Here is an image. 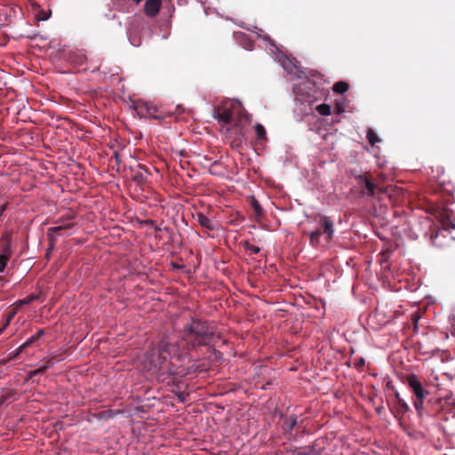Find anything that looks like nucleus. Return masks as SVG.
I'll use <instances>...</instances> for the list:
<instances>
[{
    "mask_svg": "<svg viewBox=\"0 0 455 455\" xmlns=\"http://www.w3.org/2000/svg\"><path fill=\"white\" fill-rule=\"evenodd\" d=\"M249 202H250L251 208L253 209L254 215H255L256 219L259 220L264 214L263 208L261 207L260 204L256 199V197L253 196H251L250 197Z\"/></svg>",
    "mask_w": 455,
    "mask_h": 455,
    "instance_id": "ddd939ff",
    "label": "nucleus"
},
{
    "mask_svg": "<svg viewBox=\"0 0 455 455\" xmlns=\"http://www.w3.org/2000/svg\"><path fill=\"white\" fill-rule=\"evenodd\" d=\"M180 354L176 344L161 340L158 344L157 355L152 363L161 375H183L184 370L176 363L180 362Z\"/></svg>",
    "mask_w": 455,
    "mask_h": 455,
    "instance_id": "f03ea898",
    "label": "nucleus"
},
{
    "mask_svg": "<svg viewBox=\"0 0 455 455\" xmlns=\"http://www.w3.org/2000/svg\"><path fill=\"white\" fill-rule=\"evenodd\" d=\"M10 257L7 256V254H0V268L4 267L5 268L7 261L9 260Z\"/></svg>",
    "mask_w": 455,
    "mask_h": 455,
    "instance_id": "b1692460",
    "label": "nucleus"
},
{
    "mask_svg": "<svg viewBox=\"0 0 455 455\" xmlns=\"http://www.w3.org/2000/svg\"><path fill=\"white\" fill-rule=\"evenodd\" d=\"M24 349L23 348H20V346L15 349L14 351H12L10 355H9V360H12V359H15L18 357V355L23 351Z\"/></svg>",
    "mask_w": 455,
    "mask_h": 455,
    "instance_id": "a878e982",
    "label": "nucleus"
},
{
    "mask_svg": "<svg viewBox=\"0 0 455 455\" xmlns=\"http://www.w3.org/2000/svg\"><path fill=\"white\" fill-rule=\"evenodd\" d=\"M297 455H310V453L309 452H306V451H299V452H298Z\"/></svg>",
    "mask_w": 455,
    "mask_h": 455,
    "instance_id": "f704fd0d",
    "label": "nucleus"
},
{
    "mask_svg": "<svg viewBox=\"0 0 455 455\" xmlns=\"http://www.w3.org/2000/svg\"><path fill=\"white\" fill-rule=\"evenodd\" d=\"M314 220L317 223V227L310 231H304L308 235L309 243L312 246L317 247L321 243V236H323L325 243H329L334 235V223L331 217L322 214L315 216Z\"/></svg>",
    "mask_w": 455,
    "mask_h": 455,
    "instance_id": "20e7f679",
    "label": "nucleus"
},
{
    "mask_svg": "<svg viewBox=\"0 0 455 455\" xmlns=\"http://www.w3.org/2000/svg\"><path fill=\"white\" fill-rule=\"evenodd\" d=\"M71 227L72 224H65L49 228L47 230L49 245H55L56 235L60 234L63 230L69 229Z\"/></svg>",
    "mask_w": 455,
    "mask_h": 455,
    "instance_id": "6e6552de",
    "label": "nucleus"
},
{
    "mask_svg": "<svg viewBox=\"0 0 455 455\" xmlns=\"http://www.w3.org/2000/svg\"><path fill=\"white\" fill-rule=\"evenodd\" d=\"M243 111V109L239 104L230 101H223L213 109V117L221 124V132L225 131L229 138L234 135L231 141L232 147H238L243 138V131L240 123L246 116Z\"/></svg>",
    "mask_w": 455,
    "mask_h": 455,
    "instance_id": "f257e3e1",
    "label": "nucleus"
},
{
    "mask_svg": "<svg viewBox=\"0 0 455 455\" xmlns=\"http://www.w3.org/2000/svg\"><path fill=\"white\" fill-rule=\"evenodd\" d=\"M115 158H116V164H120L121 157H120V155L118 153H115Z\"/></svg>",
    "mask_w": 455,
    "mask_h": 455,
    "instance_id": "473e14b6",
    "label": "nucleus"
},
{
    "mask_svg": "<svg viewBox=\"0 0 455 455\" xmlns=\"http://www.w3.org/2000/svg\"><path fill=\"white\" fill-rule=\"evenodd\" d=\"M38 298H39V295L30 294V295L27 296L26 298H24L22 300H20V304H24V305L29 304V303L33 302L34 300H36Z\"/></svg>",
    "mask_w": 455,
    "mask_h": 455,
    "instance_id": "412c9836",
    "label": "nucleus"
},
{
    "mask_svg": "<svg viewBox=\"0 0 455 455\" xmlns=\"http://www.w3.org/2000/svg\"><path fill=\"white\" fill-rule=\"evenodd\" d=\"M452 320H453V322L455 323V313H454V314H453V315H452Z\"/></svg>",
    "mask_w": 455,
    "mask_h": 455,
    "instance_id": "58836bf2",
    "label": "nucleus"
},
{
    "mask_svg": "<svg viewBox=\"0 0 455 455\" xmlns=\"http://www.w3.org/2000/svg\"><path fill=\"white\" fill-rule=\"evenodd\" d=\"M439 235V232L438 231H435V230H433L430 234V240L433 243H435V238L438 236Z\"/></svg>",
    "mask_w": 455,
    "mask_h": 455,
    "instance_id": "7c9ffc66",
    "label": "nucleus"
},
{
    "mask_svg": "<svg viewBox=\"0 0 455 455\" xmlns=\"http://www.w3.org/2000/svg\"><path fill=\"white\" fill-rule=\"evenodd\" d=\"M412 319L414 322H417L419 319V316H417L415 314L412 315Z\"/></svg>",
    "mask_w": 455,
    "mask_h": 455,
    "instance_id": "c9c22d12",
    "label": "nucleus"
},
{
    "mask_svg": "<svg viewBox=\"0 0 455 455\" xmlns=\"http://www.w3.org/2000/svg\"><path fill=\"white\" fill-rule=\"evenodd\" d=\"M317 112L322 116H329L331 113V106L328 104H320L316 107Z\"/></svg>",
    "mask_w": 455,
    "mask_h": 455,
    "instance_id": "aec40b11",
    "label": "nucleus"
},
{
    "mask_svg": "<svg viewBox=\"0 0 455 455\" xmlns=\"http://www.w3.org/2000/svg\"><path fill=\"white\" fill-rule=\"evenodd\" d=\"M435 403H438L442 411L445 410L446 405H452V408L450 409L451 411L453 412V410H455V402L452 395H447L444 398H438L435 400Z\"/></svg>",
    "mask_w": 455,
    "mask_h": 455,
    "instance_id": "4468645a",
    "label": "nucleus"
},
{
    "mask_svg": "<svg viewBox=\"0 0 455 455\" xmlns=\"http://www.w3.org/2000/svg\"><path fill=\"white\" fill-rule=\"evenodd\" d=\"M338 108V112L340 113V112H343L344 110L342 108H340L339 107H337Z\"/></svg>",
    "mask_w": 455,
    "mask_h": 455,
    "instance_id": "e433bc0d",
    "label": "nucleus"
},
{
    "mask_svg": "<svg viewBox=\"0 0 455 455\" xmlns=\"http://www.w3.org/2000/svg\"><path fill=\"white\" fill-rule=\"evenodd\" d=\"M254 129H255L256 139L258 140H267L266 129L264 128V126L262 124H257L255 125Z\"/></svg>",
    "mask_w": 455,
    "mask_h": 455,
    "instance_id": "2eb2a0df",
    "label": "nucleus"
},
{
    "mask_svg": "<svg viewBox=\"0 0 455 455\" xmlns=\"http://www.w3.org/2000/svg\"><path fill=\"white\" fill-rule=\"evenodd\" d=\"M365 361L363 358H359L355 363V365L356 368H361L364 365Z\"/></svg>",
    "mask_w": 455,
    "mask_h": 455,
    "instance_id": "c756f323",
    "label": "nucleus"
},
{
    "mask_svg": "<svg viewBox=\"0 0 455 455\" xmlns=\"http://www.w3.org/2000/svg\"><path fill=\"white\" fill-rule=\"evenodd\" d=\"M214 335V327L207 321L192 319L183 330V339L192 347L207 345Z\"/></svg>",
    "mask_w": 455,
    "mask_h": 455,
    "instance_id": "7ed1b4c3",
    "label": "nucleus"
},
{
    "mask_svg": "<svg viewBox=\"0 0 455 455\" xmlns=\"http://www.w3.org/2000/svg\"><path fill=\"white\" fill-rule=\"evenodd\" d=\"M349 86L347 82L339 81L333 85V91L337 93H344L348 90Z\"/></svg>",
    "mask_w": 455,
    "mask_h": 455,
    "instance_id": "dca6fc26",
    "label": "nucleus"
},
{
    "mask_svg": "<svg viewBox=\"0 0 455 455\" xmlns=\"http://www.w3.org/2000/svg\"><path fill=\"white\" fill-rule=\"evenodd\" d=\"M11 242H12V235L10 233H4L2 235V237L0 239V243L2 244L1 247V253L7 254V256H12V248H11Z\"/></svg>",
    "mask_w": 455,
    "mask_h": 455,
    "instance_id": "1a4fd4ad",
    "label": "nucleus"
},
{
    "mask_svg": "<svg viewBox=\"0 0 455 455\" xmlns=\"http://www.w3.org/2000/svg\"><path fill=\"white\" fill-rule=\"evenodd\" d=\"M443 228L445 230L454 229L455 224L452 223L450 220H443L442 221Z\"/></svg>",
    "mask_w": 455,
    "mask_h": 455,
    "instance_id": "4be33fe9",
    "label": "nucleus"
},
{
    "mask_svg": "<svg viewBox=\"0 0 455 455\" xmlns=\"http://www.w3.org/2000/svg\"><path fill=\"white\" fill-rule=\"evenodd\" d=\"M395 401H396V413L400 415H404L406 412L410 411V407L407 403L400 396L398 392L395 394Z\"/></svg>",
    "mask_w": 455,
    "mask_h": 455,
    "instance_id": "9b49d317",
    "label": "nucleus"
},
{
    "mask_svg": "<svg viewBox=\"0 0 455 455\" xmlns=\"http://www.w3.org/2000/svg\"><path fill=\"white\" fill-rule=\"evenodd\" d=\"M196 220L197 221L199 222V224L210 230V231H212V230H215L216 229V223L213 222L212 220H210L206 215H204V213L202 212H198L196 214Z\"/></svg>",
    "mask_w": 455,
    "mask_h": 455,
    "instance_id": "9d476101",
    "label": "nucleus"
},
{
    "mask_svg": "<svg viewBox=\"0 0 455 455\" xmlns=\"http://www.w3.org/2000/svg\"><path fill=\"white\" fill-rule=\"evenodd\" d=\"M357 185L359 186L362 193L367 196H374L376 192L384 193L385 189L379 187V184L374 183L368 172L355 176Z\"/></svg>",
    "mask_w": 455,
    "mask_h": 455,
    "instance_id": "423d86ee",
    "label": "nucleus"
},
{
    "mask_svg": "<svg viewBox=\"0 0 455 455\" xmlns=\"http://www.w3.org/2000/svg\"><path fill=\"white\" fill-rule=\"evenodd\" d=\"M3 332V329H0V334Z\"/></svg>",
    "mask_w": 455,
    "mask_h": 455,
    "instance_id": "a19ab883",
    "label": "nucleus"
},
{
    "mask_svg": "<svg viewBox=\"0 0 455 455\" xmlns=\"http://www.w3.org/2000/svg\"><path fill=\"white\" fill-rule=\"evenodd\" d=\"M44 331L43 329H39L35 335V339L37 340L39 338H41L44 335Z\"/></svg>",
    "mask_w": 455,
    "mask_h": 455,
    "instance_id": "2f4dec72",
    "label": "nucleus"
},
{
    "mask_svg": "<svg viewBox=\"0 0 455 455\" xmlns=\"http://www.w3.org/2000/svg\"><path fill=\"white\" fill-rule=\"evenodd\" d=\"M188 395V394H187L185 392H180L177 394L178 400L180 403H185L187 401Z\"/></svg>",
    "mask_w": 455,
    "mask_h": 455,
    "instance_id": "cd10ccee",
    "label": "nucleus"
},
{
    "mask_svg": "<svg viewBox=\"0 0 455 455\" xmlns=\"http://www.w3.org/2000/svg\"><path fill=\"white\" fill-rule=\"evenodd\" d=\"M161 5V0H147L144 5V12L148 17L154 18L158 14Z\"/></svg>",
    "mask_w": 455,
    "mask_h": 455,
    "instance_id": "0eeeda50",
    "label": "nucleus"
},
{
    "mask_svg": "<svg viewBox=\"0 0 455 455\" xmlns=\"http://www.w3.org/2000/svg\"><path fill=\"white\" fill-rule=\"evenodd\" d=\"M54 247V245H49V251L52 250V248Z\"/></svg>",
    "mask_w": 455,
    "mask_h": 455,
    "instance_id": "4c0bfd02",
    "label": "nucleus"
},
{
    "mask_svg": "<svg viewBox=\"0 0 455 455\" xmlns=\"http://www.w3.org/2000/svg\"><path fill=\"white\" fill-rule=\"evenodd\" d=\"M12 395H14V392L13 391H10V392L6 393L5 395H3L0 397V406H2Z\"/></svg>",
    "mask_w": 455,
    "mask_h": 455,
    "instance_id": "393cba45",
    "label": "nucleus"
},
{
    "mask_svg": "<svg viewBox=\"0 0 455 455\" xmlns=\"http://www.w3.org/2000/svg\"><path fill=\"white\" fill-rule=\"evenodd\" d=\"M12 315H10L8 316V318H7V320H6V323H4V325L1 329H3V330H4V329L7 326V324L9 323V321L11 320V318H12Z\"/></svg>",
    "mask_w": 455,
    "mask_h": 455,
    "instance_id": "72a5a7b5",
    "label": "nucleus"
},
{
    "mask_svg": "<svg viewBox=\"0 0 455 455\" xmlns=\"http://www.w3.org/2000/svg\"><path fill=\"white\" fill-rule=\"evenodd\" d=\"M245 249L251 251L252 253L254 254H257L260 251V248L256 246V245H253V244H251L250 243L246 242L245 243Z\"/></svg>",
    "mask_w": 455,
    "mask_h": 455,
    "instance_id": "5701e85b",
    "label": "nucleus"
},
{
    "mask_svg": "<svg viewBox=\"0 0 455 455\" xmlns=\"http://www.w3.org/2000/svg\"><path fill=\"white\" fill-rule=\"evenodd\" d=\"M297 425V419L295 416H291L289 419V428L292 429Z\"/></svg>",
    "mask_w": 455,
    "mask_h": 455,
    "instance_id": "c85d7f7f",
    "label": "nucleus"
},
{
    "mask_svg": "<svg viewBox=\"0 0 455 455\" xmlns=\"http://www.w3.org/2000/svg\"><path fill=\"white\" fill-rule=\"evenodd\" d=\"M53 358L46 359L44 361V363L40 367L29 372V377H34L37 374H43L47 369L53 367Z\"/></svg>",
    "mask_w": 455,
    "mask_h": 455,
    "instance_id": "f8f14e48",
    "label": "nucleus"
},
{
    "mask_svg": "<svg viewBox=\"0 0 455 455\" xmlns=\"http://www.w3.org/2000/svg\"><path fill=\"white\" fill-rule=\"evenodd\" d=\"M142 108H145L146 114L150 116H152L153 118H155V119L162 118V116L156 115V112H157L156 107L150 106V105L146 103Z\"/></svg>",
    "mask_w": 455,
    "mask_h": 455,
    "instance_id": "6ab92c4d",
    "label": "nucleus"
},
{
    "mask_svg": "<svg viewBox=\"0 0 455 455\" xmlns=\"http://www.w3.org/2000/svg\"><path fill=\"white\" fill-rule=\"evenodd\" d=\"M146 172H135L132 177V180L138 184H143L147 181Z\"/></svg>",
    "mask_w": 455,
    "mask_h": 455,
    "instance_id": "f3484780",
    "label": "nucleus"
},
{
    "mask_svg": "<svg viewBox=\"0 0 455 455\" xmlns=\"http://www.w3.org/2000/svg\"><path fill=\"white\" fill-rule=\"evenodd\" d=\"M407 383L416 397L413 405L418 415L421 417L424 409V400L429 395V392L423 387L416 375L408 376Z\"/></svg>",
    "mask_w": 455,
    "mask_h": 455,
    "instance_id": "39448f33",
    "label": "nucleus"
},
{
    "mask_svg": "<svg viewBox=\"0 0 455 455\" xmlns=\"http://www.w3.org/2000/svg\"><path fill=\"white\" fill-rule=\"evenodd\" d=\"M366 137H367V140L369 141V143L371 145V146H374L377 142H379L380 140L379 138V136L376 134V132L372 130V129H368L367 131V133H366Z\"/></svg>",
    "mask_w": 455,
    "mask_h": 455,
    "instance_id": "a211bd4d",
    "label": "nucleus"
},
{
    "mask_svg": "<svg viewBox=\"0 0 455 455\" xmlns=\"http://www.w3.org/2000/svg\"><path fill=\"white\" fill-rule=\"evenodd\" d=\"M35 341H36V339L34 336H31L27 341L20 345V348L25 349L26 347L31 346Z\"/></svg>",
    "mask_w": 455,
    "mask_h": 455,
    "instance_id": "bb28decb",
    "label": "nucleus"
},
{
    "mask_svg": "<svg viewBox=\"0 0 455 455\" xmlns=\"http://www.w3.org/2000/svg\"><path fill=\"white\" fill-rule=\"evenodd\" d=\"M4 270V267H1V268H0V273H1V272H3Z\"/></svg>",
    "mask_w": 455,
    "mask_h": 455,
    "instance_id": "ea45409f",
    "label": "nucleus"
}]
</instances>
